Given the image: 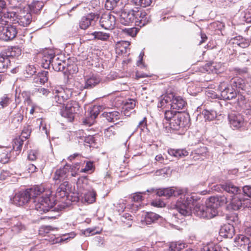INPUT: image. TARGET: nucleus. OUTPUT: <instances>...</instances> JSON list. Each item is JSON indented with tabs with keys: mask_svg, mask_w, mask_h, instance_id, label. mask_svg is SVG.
I'll use <instances>...</instances> for the list:
<instances>
[{
	"mask_svg": "<svg viewBox=\"0 0 251 251\" xmlns=\"http://www.w3.org/2000/svg\"><path fill=\"white\" fill-rule=\"evenodd\" d=\"M30 199H37L34 201L35 209L39 214H42L49 211L54 205V202L50 199L51 192L50 190H45L42 185L34 186L26 189Z\"/></svg>",
	"mask_w": 251,
	"mask_h": 251,
	"instance_id": "1",
	"label": "nucleus"
},
{
	"mask_svg": "<svg viewBox=\"0 0 251 251\" xmlns=\"http://www.w3.org/2000/svg\"><path fill=\"white\" fill-rule=\"evenodd\" d=\"M196 201L197 199L194 195H182L177 201L176 209L182 215H190L192 213V208L195 205Z\"/></svg>",
	"mask_w": 251,
	"mask_h": 251,
	"instance_id": "2",
	"label": "nucleus"
},
{
	"mask_svg": "<svg viewBox=\"0 0 251 251\" xmlns=\"http://www.w3.org/2000/svg\"><path fill=\"white\" fill-rule=\"evenodd\" d=\"M190 125V118L189 115L185 113L180 112L176 113L171 123H169L170 128L174 130H181L183 131L185 129L189 127Z\"/></svg>",
	"mask_w": 251,
	"mask_h": 251,
	"instance_id": "3",
	"label": "nucleus"
},
{
	"mask_svg": "<svg viewBox=\"0 0 251 251\" xmlns=\"http://www.w3.org/2000/svg\"><path fill=\"white\" fill-rule=\"evenodd\" d=\"M21 54V50L18 48L13 47L8 49L5 52L0 55V73L5 72L10 65L11 59L13 57Z\"/></svg>",
	"mask_w": 251,
	"mask_h": 251,
	"instance_id": "4",
	"label": "nucleus"
},
{
	"mask_svg": "<svg viewBox=\"0 0 251 251\" xmlns=\"http://www.w3.org/2000/svg\"><path fill=\"white\" fill-rule=\"evenodd\" d=\"M80 110V106L78 102L74 100L69 101L65 107L62 106L60 109V115L67 119L68 121L72 122L74 120L75 116Z\"/></svg>",
	"mask_w": 251,
	"mask_h": 251,
	"instance_id": "5",
	"label": "nucleus"
},
{
	"mask_svg": "<svg viewBox=\"0 0 251 251\" xmlns=\"http://www.w3.org/2000/svg\"><path fill=\"white\" fill-rule=\"evenodd\" d=\"M100 24L105 29H112L115 25L116 18L111 12H105L101 15Z\"/></svg>",
	"mask_w": 251,
	"mask_h": 251,
	"instance_id": "6",
	"label": "nucleus"
},
{
	"mask_svg": "<svg viewBox=\"0 0 251 251\" xmlns=\"http://www.w3.org/2000/svg\"><path fill=\"white\" fill-rule=\"evenodd\" d=\"M30 200V197L26 190L21 191L16 193L11 201L12 203L17 206H23L27 203Z\"/></svg>",
	"mask_w": 251,
	"mask_h": 251,
	"instance_id": "7",
	"label": "nucleus"
},
{
	"mask_svg": "<svg viewBox=\"0 0 251 251\" xmlns=\"http://www.w3.org/2000/svg\"><path fill=\"white\" fill-rule=\"evenodd\" d=\"M135 25L140 27L145 26L149 22V19L146 12L144 10L134 9Z\"/></svg>",
	"mask_w": 251,
	"mask_h": 251,
	"instance_id": "8",
	"label": "nucleus"
},
{
	"mask_svg": "<svg viewBox=\"0 0 251 251\" xmlns=\"http://www.w3.org/2000/svg\"><path fill=\"white\" fill-rule=\"evenodd\" d=\"M17 14L14 11H11L7 9L1 11L0 15V24L6 25V24H16Z\"/></svg>",
	"mask_w": 251,
	"mask_h": 251,
	"instance_id": "9",
	"label": "nucleus"
},
{
	"mask_svg": "<svg viewBox=\"0 0 251 251\" xmlns=\"http://www.w3.org/2000/svg\"><path fill=\"white\" fill-rule=\"evenodd\" d=\"M69 168L67 166L57 169L54 174L53 179L55 183L67 181L69 176Z\"/></svg>",
	"mask_w": 251,
	"mask_h": 251,
	"instance_id": "10",
	"label": "nucleus"
},
{
	"mask_svg": "<svg viewBox=\"0 0 251 251\" xmlns=\"http://www.w3.org/2000/svg\"><path fill=\"white\" fill-rule=\"evenodd\" d=\"M230 204L232 209L237 210L242 207H250L251 202L250 199L246 198H243V200H242V199L237 195L232 198Z\"/></svg>",
	"mask_w": 251,
	"mask_h": 251,
	"instance_id": "11",
	"label": "nucleus"
},
{
	"mask_svg": "<svg viewBox=\"0 0 251 251\" xmlns=\"http://www.w3.org/2000/svg\"><path fill=\"white\" fill-rule=\"evenodd\" d=\"M230 126L233 129H237L244 126L245 122L243 117L239 114L231 113L228 115Z\"/></svg>",
	"mask_w": 251,
	"mask_h": 251,
	"instance_id": "12",
	"label": "nucleus"
},
{
	"mask_svg": "<svg viewBox=\"0 0 251 251\" xmlns=\"http://www.w3.org/2000/svg\"><path fill=\"white\" fill-rule=\"evenodd\" d=\"M98 18V15L94 13H90L83 16L79 21V27L82 29H86L91 25L94 24Z\"/></svg>",
	"mask_w": 251,
	"mask_h": 251,
	"instance_id": "13",
	"label": "nucleus"
},
{
	"mask_svg": "<svg viewBox=\"0 0 251 251\" xmlns=\"http://www.w3.org/2000/svg\"><path fill=\"white\" fill-rule=\"evenodd\" d=\"M134 9L126 11H123L120 16L119 21L120 23L125 25H130L134 22Z\"/></svg>",
	"mask_w": 251,
	"mask_h": 251,
	"instance_id": "14",
	"label": "nucleus"
},
{
	"mask_svg": "<svg viewBox=\"0 0 251 251\" xmlns=\"http://www.w3.org/2000/svg\"><path fill=\"white\" fill-rule=\"evenodd\" d=\"M52 93L54 95L53 97V103L62 104L65 100L68 98V96L65 94L64 90L60 87H55L52 90Z\"/></svg>",
	"mask_w": 251,
	"mask_h": 251,
	"instance_id": "15",
	"label": "nucleus"
},
{
	"mask_svg": "<svg viewBox=\"0 0 251 251\" xmlns=\"http://www.w3.org/2000/svg\"><path fill=\"white\" fill-rule=\"evenodd\" d=\"M214 187V190L217 191H218V189L221 187L227 193L233 194L234 197L237 196L239 192L241 191V190L238 186H236L230 181H227L220 186H215Z\"/></svg>",
	"mask_w": 251,
	"mask_h": 251,
	"instance_id": "16",
	"label": "nucleus"
},
{
	"mask_svg": "<svg viewBox=\"0 0 251 251\" xmlns=\"http://www.w3.org/2000/svg\"><path fill=\"white\" fill-rule=\"evenodd\" d=\"M32 15L30 13L25 11H21L18 15H17L16 24L23 26H26L32 21Z\"/></svg>",
	"mask_w": 251,
	"mask_h": 251,
	"instance_id": "17",
	"label": "nucleus"
},
{
	"mask_svg": "<svg viewBox=\"0 0 251 251\" xmlns=\"http://www.w3.org/2000/svg\"><path fill=\"white\" fill-rule=\"evenodd\" d=\"M51 66L52 69L57 72L64 71L66 68V71H71V65H67L65 61L62 60L59 58L55 55L53 60H52Z\"/></svg>",
	"mask_w": 251,
	"mask_h": 251,
	"instance_id": "18",
	"label": "nucleus"
},
{
	"mask_svg": "<svg viewBox=\"0 0 251 251\" xmlns=\"http://www.w3.org/2000/svg\"><path fill=\"white\" fill-rule=\"evenodd\" d=\"M161 217L152 212H146L144 215H143L141 220V224L142 226L146 225H151L155 223Z\"/></svg>",
	"mask_w": 251,
	"mask_h": 251,
	"instance_id": "19",
	"label": "nucleus"
},
{
	"mask_svg": "<svg viewBox=\"0 0 251 251\" xmlns=\"http://www.w3.org/2000/svg\"><path fill=\"white\" fill-rule=\"evenodd\" d=\"M55 55L52 50L45 51L42 54L41 64L43 68L45 69L50 68L51 65L52 60Z\"/></svg>",
	"mask_w": 251,
	"mask_h": 251,
	"instance_id": "20",
	"label": "nucleus"
},
{
	"mask_svg": "<svg viewBox=\"0 0 251 251\" xmlns=\"http://www.w3.org/2000/svg\"><path fill=\"white\" fill-rule=\"evenodd\" d=\"M171 109L176 110L182 109L185 106L186 102L184 100L179 96H175L173 93V97L170 100Z\"/></svg>",
	"mask_w": 251,
	"mask_h": 251,
	"instance_id": "21",
	"label": "nucleus"
},
{
	"mask_svg": "<svg viewBox=\"0 0 251 251\" xmlns=\"http://www.w3.org/2000/svg\"><path fill=\"white\" fill-rule=\"evenodd\" d=\"M209 202V205L211 203L216 207L217 209L219 206H221L227 202V198L224 196H219L216 197H211L208 199Z\"/></svg>",
	"mask_w": 251,
	"mask_h": 251,
	"instance_id": "22",
	"label": "nucleus"
},
{
	"mask_svg": "<svg viewBox=\"0 0 251 251\" xmlns=\"http://www.w3.org/2000/svg\"><path fill=\"white\" fill-rule=\"evenodd\" d=\"M100 113V109L98 106H95L89 112V117L83 121L84 124L91 126L94 123V120Z\"/></svg>",
	"mask_w": 251,
	"mask_h": 251,
	"instance_id": "23",
	"label": "nucleus"
},
{
	"mask_svg": "<svg viewBox=\"0 0 251 251\" xmlns=\"http://www.w3.org/2000/svg\"><path fill=\"white\" fill-rule=\"evenodd\" d=\"M69 185L68 181H65L60 184L56 190V195L57 197L63 198L67 196L69 191Z\"/></svg>",
	"mask_w": 251,
	"mask_h": 251,
	"instance_id": "24",
	"label": "nucleus"
},
{
	"mask_svg": "<svg viewBox=\"0 0 251 251\" xmlns=\"http://www.w3.org/2000/svg\"><path fill=\"white\" fill-rule=\"evenodd\" d=\"M237 93L233 88L225 87L221 91V96L223 100H230L235 98Z\"/></svg>",
	"mask_w": 251,
	"mask_h": 251,
	"instance_id": "25",
	"label": "nucleus"
},
{
	"mask_svg": "<svg viewBox=\"0 0 251 251\" xmlns=\"http://www.w3.org/2000/svg\"><path fill=\"white\" fill-rule=\"evenodd\" d=\"M173 97V93L167 94L164 96H162L157 104L158 108H161L162 109L168 108L170 106V100Z\"/></svg>",
	"mask_w": 251,
	"mask_h": 251,
	"instance_id": "26",
	"label": "nucleus"
},
{
	"mask_svg": "<svg viewBox=\"0 0 251 251\" xmlns=\"http://www.w3.org/2000/svg\"><path fill=\"white\" fill-rule=\"evenodd\" d=\"M209 201L208 199L206 200L205 201V214L207 215V217H205V218L211 219L218 214V210L215 206L211 203V205H209Z\"/></svg>",
	"mask_w": 251,
	"mask_h": 251,
	"instance_id": "27",
	"label": "nucleus"
},
{
	"mask_svg": "<svg viewBox=\"0 0 251 251\" xmlns=\"http://www.w3.org/2000/svg\"><path fill=\"white\" fill-rule=\"evenodd\" d=\"M234 232V228L230 224L225 225L220 229V233L226 238H232Z\"/></svg>",
	"mask_w": 251,
	"mask_h": 251,
	"instance_id": "28",
	"label": "nucleus"
},
{
	"mask_svg": "<svg viewBox=\"0 0 251 251\" xmlns=\"http://www.w3.org/2000/svg\"><path fill=\"white\" fill-rule=\"evenodd\" d=\"M102 115L103 117L109 122H115L118 120L120 119L121 114L120 112L117 111H113L111 112H104Z\"/></svg>",
	"mask_w": 251,
	"mask_h": 251,
	"instance_id": "29",
	"label": "nucleus"
},
{
	"mask_svg": "<svg viewBox=\"0 0 251 251\" xmlns=\"http://www.w3.org/2000/svg\"><path fill=\"white\" fill-rule=\"evenodd\" d=\"M169 155L173 157L180 158L188 155L189 152L185 149H170L168 150Z\"/></svg>",
	"mask_w": 251,
	"mask_h": 251,
	"instance_id": "30",
	"label": "nucleus"
},
{
	"mask_svg": "<svg viewBox=\"0 0 251 251\" xmlns=\"http://www.w3.org/2000/svg\"><path fill=\"white\" fill-rule=\"evenodd\" d=\"M100 82V79L97 76L92 75L85 79L84 88L85 89H91Z\"/></svg>",
	"mask_w": 251,
	"mask_h": 251,
	"instance_id": "31",
	"label": "nucleus"
},
{
	"mask_svg": "<svg viewBox=\"0 0 251 251\" xmlns=\"http://www.w3.org/2000/svg\"><path fill=\"white\" fill-rule=\"evenodd\" d=\"M122 122L116 123L114 125L111 126L104 130L105 136L108 138H112L117 133V129L119 127L118 125L122 123Z\"/></svg>",
	"mask_w": 251,
	"mask_h": 251,
	"instance_id": "32",
	"label": "nucleus"
},
{
	"mask_svg": "<svg viewBox=\"0 0 251 251\" xmlns=\"http://www.w3.org/2000/svg\"><path fill=\"white\" fill-rule=\"evenodd\" d=\"M174 193V189L171 187L166 188H159L157 189L156 190V194L159 197H165L166 198H170L173 196Z\"/></svg>",
	"mask_w": 251,
	"mask_h": 251,
	"instance_id": "33",
	"label": "nucleus"
},
{
	"mask_svg": "<svg viewBox=\"0 0 251 251\" xmlns=\"http://www.w3.org/2000/svg\"><path fill=\"white\" fill-rule=\"evenodd\" d=\"M24 118V116L21 111H19L16 113H14L11 116V124L12 125L17 128L21 125Z\"/></svg>",
	"mask_w": 251,
	"mask_h": 251,
	"instance_id": "34",
	"label": "nucleus"
},
{
	"mask_svg": "<svg viewBox=\"0 0 251 251\" xmlns=\"http://www.w3.org/2000/svg\"><path fill=\"white\" fill-rule=\"evenodd\" d=\"M205 206L200 203L196 204L194 208L193 212L195 215L200 218H205L207 217L205 213Z\"/></svg>",
	"mask_w": 251,
	"mask_h": 251,
	"instance_id": "35",
	"label": "nucleus"
},
{
	"mask_svg": "<svg viewBox=\"0 0 251 251\" xmlns=\"http://www.w3.org/2000/svg\"><path fill=\"white\" fill-rule=\"evenodd\" d=\"M91 35L93 36L94 39L100 40L102 41H108L110 36L109 33L102 31H95L92 33Z\"/></svg>",
	"mask_w": 251,
	"mask_h": 251,
	"instance_id": "36",
	"label": "nucleus"
},
{
	"mask_svg": "<svg viewBox=\"0 0 251 251\" xmlns=\"http://www.w3.org/2000/svg\"><path fill=\"white\" fill-rule=\"evenodd\" d=\"M135 106V101L133 100H128L125 104L124 105V113L125 115L128 116L130 114L131 112H129L130 110H133Z\"/></svg>",
	"mask_w": 251,
	"mask_h": 251,
	"instance_id": "37",
	"label": "nucleus"
},
{
	"mask_svg": "<svg viewBox=\"0 0 251 251\" xmlns=\"http://www.w3.org/2000/svg\"><path fill=\"white\" fill-rule=\"evenodd\" d=\"M44 3L42 1L35 0L33 1L30 5L29 8L31 11L34 13H38L40 11L44 6Z\"/></svg>",
	"mask_w": 251,
	"mask_h": 251,
	"instance_id": "38",
	"label": "nucleus"
},
{
	"mask_svg": "<svg viewBox=\"0 0 251 251\" xmlns=\"http://www.w3.org/2000/svg\"><path fill=\"white\" fill-rule=\"evenodd\" d=\"M48 72L45 71L39 73L37 76L34 78L35 81L39 82L41 84H44L48 80Z\"/></svg>",
	"mask_w": 251,
	"mask_h": 251,
	"instance_id": "39",
	"label": "nucleus"
},
{
	"mask_svg": "<svg viewBox=\"0 0 251 251\" xmlns=\"http://www.w3.org/2000/svg\"><path fill=\"white\" fill-rule=\"evenodd\" d=\"M205 120L212 121L217 117V112L214 110L204 109L202 112Z\"/></svg>",
	"mask_w": 251,
	"mask_h": 251,
	"instance_id": "40",
	"label": "nucleus"
},
{
	"mask_svg": "<svg viewBox=\"0 0 251 251\" xmlns=\"http://www.w3.org/2000/svg\"><path fill=\"white\" fill-rule=\"evenodd\" d=\"M96 193L92 190L84 194L83 199L88 203H92L96 201Z\"/></svg>",
	"mask_w": 251,
	"mask_h": 251,
	"instance_id": "41",
	"label": "nucleus"
},
{
	"mask_svg": "<svg viewBox=\"0 0 251 251\" xmlns=\"http://www.w3.org/2000/svg\"><path fill=\"white\" fill-rule=\"evenodd\" d=\"M238 240L241 246H243L245 249L247 248L248 251H251L250 250L251 246H250V240L249 237L241 235L239 237Z\"/></svg>",
	"mask_w": 251,
	"mask_h": 251,
	"instance_id": "42",
	"label": "nucleus"
},
{
	"mask_svg": "<svg viewBox=\"0 0 251 251\" xmlns=\"http://www.w3.org/2000/svg\"><path fill=\"white\" fill-rule=\"evenodd\" d=\"M180 113V112L173 109H171V110H165L164 118L167 122L171 123L173 119H174V118H175V116L176 115V113Z\"/></svg>",
	"mask_w": 251,
	"mask_h": 251,
	"instance_id": "43",
	"label": "nucleus"
},
{
	"mask_svg": "<svg viewBox=\"0 0 251 251\" xmlns=\"http://www.w3.org/2000/svg\"><path fill=\"white\" fill-rule=\"evenodd\" d=\"M121 221L124 224V226L130 227L132 224V216L128 213H126L122 216Z\"/></svg>",
	"mask_w": 251,
	"mask_h": 251,
	"instance_id": "44",
	"label": "nucleus"
},
{
	"mask_svg": "<svg viewBox=\"0 0 251 251\" xmlns=\"http://www.w3.org/2000/svg\"><path fill=\"white\" fill-rule=\"evenodd\" d=\"M217 64L213 62L206 64L204 66V69L208 73H212L214 74H218L220 72L219 71V69L217 68Z\"/></svg>",
	"mask_w": 251,
	"mask_h": 251,
	"instance_id": "45",
	"label": "nucleus"
},
{
	"mask_svg": "<svg viewBox=\"0 0 251 251\" xmlns=\"http://www.w3.org/2000/svg\"><path fill=\"white\" fill-rule=\"evenodd\" d=\"M7 37H9V40H11L14 39L17 34V30L15 25H10L7 26Z\"/></svg>",
	"mask_w": 251,
	"mask_h": 251,
	"instance_id": "46",
	"label": "nucleus"
},
{
	"mask_svg": "<svg viewBox=\"0 0 251 251\" xmlns=\"http://www.w3.org/2000/svg\"><path fill=\"white\" fill-rule=\"evenodd\" d=\"M243 80L239 77H234L231 79L230 85L232 88L243 89V85L242 84Z\"/></svg>",
	"mask_w": 251,
	"mask_h": 251,
	"instance_id": "47",
	"label": "nucleus"
},
{
	"mask_svg": "<svg viewBox=\"0 0 251 251\" xmlns=\"http://www.w3.org/2000/svg\"><path fill=\"white\" fill-rule=\"evenodd\" d=\"M221 249L219 245L211 243L203 246L201 251H221Z\"/></svg>",
	"mask_w": 251,
	"mask_h": 251,
	"instance_id": "48",
	"label": "nucleus"
},
{
	"mask_svg": "<svg viewBox=\"0 0 251 251\" xmlns=\"http://www.w3.org/2000/svg\"><path fill=\"white\" fill-rule=\"evenodd\" d=\"M131 1L137 6L146 7L151 5L152 0H131Z\"/></svg>",
	"mask_w": 251,
	"mask_h": 251,
	"instance_id": "49",
	"label": "nucleus"
},
{
	"mask_svg": "<svg viewBox=\"0 0 251 251\" xmlns=\"http://www.w3.org/2000/svg\"><path fill=\"white\" fill-rule=\"evenodd\" d=\"M120 0H106L105 7L108 10H111L117 6Z\"/></svg>",
	"mask_w": 251,
	"mask_h": 251,
	"instance_id": "50",
	"label": "nucleus"
},
{
	"mask_svg": "<svg viewBox=\"0 0 251 251\" xmlns=\"http://www.w3.org/2000/svg\"><path fill=\"white\" fill-rule=\"evenodd\" d=\"M185 247V245L182 243H172L169 249L170 251H180Z\"/></svg>",
	"mask_w": 251,
	"mask_h": 251,
	"instance_id": "51",
	"label": "nucleus"
},
{
	"mask_svg": "<svg viewBox=\"0 0 251 251\" xmlns=\"http://www.w3.org/2000/svg\"><path fill=\"white\" fill-rule=\"evenodd\" d=\"M7 26H0V39L3 41L9 40V37H7Z\"/></svg>",
	"mask_w": 251,
	"mask_h": 251,
	"instance_id": "52",
	"label": "nucleus"
},
{
	"mask_svg": "<svg viewBox=\"0 0 251 251\" xmlns=\"http://www.w3.org/2000/svg\"><path fill=\"white\" fill-rule=\"evenodd\" d=\"M10 102V98L7 95H4L0 98V108L7 106Z\"/></svg>",
	"mask_w": 251,
	"mask_h": 251,
	"instance_id": "53",
	"label": "nucleus"
},
{
	"mask_svg": "<svg viewBox=\"0 0 251 251\" xmlns=\"http://www.w3.org/2000/svg\"><path fill=\"white\" fill-rule=\"evenodd\" d=\"M36 95L39 97H46L50 93V91L45 88H39L36 91Z\"/></svg>",
	"mask_w": 251,
	"mask_h": 251,
	"instance_id": "54",
	"label": "nucleus"
},
{
	"mask_svg": "<svg viewBox=\"0 0 251 251\" xmlns=\"http://www.w3.org/2000/svg\"><path fill=\"white\" fill-rule=\"evenodd\" d=\"M96 245L99 247L103 248L106 245V242L103 237L98 236L95 239Z\"/></svg>",
	"mask_w": 251,
	"mask_h": 251,
	"instance_id": "55",
	"label": "nucleus"
},
{
	"mask_svg": "<svg viewBox=\"0 0 251 251\" xmlns=\"http://www.w3.org/2000/svg\"><path fill=\"white\" fill-rule=\"evenodd\" d=\"M25 229V226L21 223H18L16 225H14L12 226L11 230L15 233H18Z\"/></svg>",
	"mask_w": 251,
	"mask_h": 251,
	"instance_id": "56",
	"label": "nucleus"
},
{
	"mask_svg": "<svg viewBox=\"0 0 251 251\" xmlns=\"http://www.w3.org/2000/svg\"><path fill=\"white\" fill-rule=\"evenodd\" d=\"M96 228H88L83 231V234L86 236H89L90 235H94L99 233V231H96Z\"/></svg>",
	"mask_w": 251,
	"mask_h": 251,
	"instance_id": "57",
	"label": "nucleus"
},
{
	"mask_svg": "<svg viewBox=\"0 0 251 251\" xmlns=\"http://www.w3.org/2000/svg\"><path fill=\"white\" fill-rule=\"evenodd\" d=\"M123 31L132 37L135 36L138 32L137 29L135 27L125 28Z\"/></svg>",
	"mask_w": 251,
	"mask_h": 251,
	"instance_id": "58",
	"label": "nucleus"
},
{
	"mask_svg": "<svg viewBox=\"0 0 251 251\" xmlns=\"http://www.w3.org/2000/svg\"><path fill=\"white\" fill-rule=\"evenodd\" d=\"M31 133V128L29 126H25L22 130L21 135L22 136L25 138L27 139L30 136Z\"/></svg>",
	"mask_w": 251,
	"mask_h": 251,
	"instance_id": "59",
	"label": "nucleus"
},
{
	"mask_svg": "<svg viewBox=\"0 0 251 251\" xmlns=\"http://www.w3.org/2000/svg\"><path fill=\"white\" fill-rule=\"evenodd\" d=\"M25 72L29 76H31L36 73V68L33 65H28L26 67Z\"/></svg>",
	"mask_w": 251,
	"mask_h": 251,
	"instance_id": "60",
	"label": "nucleus"
},
{
	"mask_svg": "<svg viewBox=\"0 0 251 251\" xmlns=\"http://www.w3.org/2000/svg\"><path fill=\"white\" fill-rule=\"evenodd\" d=\"M15 145H13V148L17 151H20L23 144V141L20 139H16L15 141Z\"/></svg>",
	"mask_w": 251,
	"mask_h": 251,
	"instance_id": "61",
	"label": "nucleus"
},
{
	"mask_svg": "<svg viewBox=\"0 0 251 251\" xmlns=\"http://www.w3.org/2000/svg\"><path fill=\"white\" fill-rule=\"evenodd\" d=\"M242 190L245 197H251V187L250 186H245L243 187Z\"/></svg>",
	"mask_w": 251,
	"mask_h": 251,
	"instance_id": "62",
	"label": "nucleus"
},
{
	"mask_svg": "<svg viewBox=\"0 0 251 251\" xmlns=\"http://www.w3.org/2000/svg\"><path fill=\"white\" fill-rule=\"evenodd\" d=\"M142 194H145V192L135 193L132 197V201L137 202L141 201L143 200V197L141 195Z\"/></svg>",
	"mask_w": 251,
	"mask_h": 251,
	"instance_id": "63",
	"label": "nucleus"
},
{
	"mask_svg": "<svg viewBox=\"0 0 251 251\" xmlns=\"http://www.w3.org/2000/svg\"><path fill=\"white\" fill-rule=\"evenodd\" d=\"M251 104L250 102H247L243 106V109L244 110V113L246 115L250 116L251 114V109H250Z\"/></svg>",
	"mask_w": 251,
	"mask_h": 251,
	"instance_id": "64",
	"label": "nucleus"
}]
</instances>
